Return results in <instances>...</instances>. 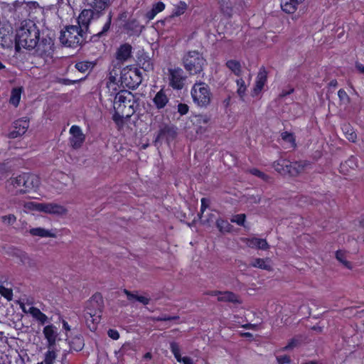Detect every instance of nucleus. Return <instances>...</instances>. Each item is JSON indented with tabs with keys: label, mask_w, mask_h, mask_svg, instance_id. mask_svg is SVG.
<instances>
[{
	"label": "nucleus",
	"mask_w": 364,
	"mask_h": 364,
	"mask_svg": "<svg viewBox=\"0 0 364 364\" xmlns=\"http://www.w3.org/2000/svg\"><path fill=\"white\" fill-rule=\"evenodd\" d=\"M15 43L16 50L21 47L28 50L38 47V50H41L42 55H48L53 51L52 39L43 38L40 41V31L36 23L30 19L21 22L20 28L16 31Z\"/></svg>",
	"instance_id": "f257e3e1"
},
{
	"label": "nucleus",
	"mask_w": 364,
	"mask_h": 364,
	"mask_svg": "<svg viewBox=\"0 0 364 364\" xmlns=\"http://www.w3.org/2000/svg\"><path fill=\"white\" fill-rule=\"evenodd\" d=\"M136 103L135 96L130 91L122 90L115 95L112 119L119 131L124 128L125 119H129L135 113Z\"/></svg>",
	"instance_id": "f03ea898"
},
{
	"label": "nucleus",
	"mask_w": 364,
	"mask_h": 364,
	"mask_svg": "<svg viewBox=\"0 0 364 364\" xmlns=\"http://www.w3.org/2000/svg\"><path fill=\"white\" fill-rule=\"evenodd\" d=\"M242 301L240 297L229 291V309H232V316H229V328L243 327L245 328H252L255 325L247 323L245 317V309L242 306Z\"/></svg>",
	"instance_id": "7ed1b4c3"
},
{
	"label": "nucleus",
	"mask_w": 364,
	"mask_h": 364,
	"mask_svg": "<svg viewBox=\"0 0 364 364\" xmlns=\"http://www.w3.org/2000/svg\"><path fill=\"white\" fill-rule=\"evenodd\" d=\"M87 38V33L77 26L70 25L61 31L60 42L62 45L72 48H76L83 44Z\"/></svg>",
	"instance_id": "20e7f679"
},
{
	"label": "nucleus",
	"mask_w": 364,
	"mask_h": 364,
	"mask_svg": "<svg viewBox=\"0 0 364 364\" xmlns=\"http://www.w3.org/2000/svg\"><path fill=\"white\" fill-rule=\"evenodd\" d=\"M182 63L190 75H195L203 72L206 60L198 51L189 50L183 55Z\"/></svg>",
	"instance_id": "39448f33"
},
{
	"label": "nucleus",
	"mask_w": 364,
	"mask_h": 364,
	"mask_svg": "<svg viewBox=\"0 0 364 364\" xmlns=\"http://www.w3.org/2000/svg\"><path fill=\"white\" fill-rule=\"evenodd\" d=\"M92 9H85L81 11L77 18V27L85 33H89L90 24L92 20L98 19L106 9H99L94 5V1L90 3Z\"/></svg>",
	"instance_id": "423d86ee"
},
{
	"label": "nucleus",
	"mask_w": 364,
	"mask_h": 364,
	"mask_svg": "<svg viewBox=\"0 0 364 364\" xmlns=\"http://www.w3.org/2000/svg\"><path fill=\"white\" fill-rule=\"evenodd\" d=\"M11 183L14 187L19 188L21 193H27L39 186L40 178L33 173H23L12 178Z\"/></svg>",
	"instance_id": "0eeeda50"
},
{
	"label": "nucleus",
	"mask_w": 364,
	"mask_h": 364,
	"mask_svg": "<svg viewBox=\"0 0 364 364\" xmlns=\"http://www.w3.org/2000/svg\"><path fill=\"white\" fill-rule=\"evenodd\" d=\"M193 101L201 107H207L210 102L211 93L209 86L203 82H196L191 87Z\"/></svg>",
	"instance_id": "6e6552de"
},
{
	"label": "nucleus",
	"mask_w": 364,
	"mask_h": 364,
	"mask_svg": "<svg viewBox=\"0 0 364 364\" xmlns=\"http://www.w3.org/2000/svg\"><path fill=\"white\" fill-rule=\"evenodd\" d=\"M121 81L129 89L135 90L141 83V73L138 68L128 66L122 71Z\"/></svg>",
	"instance_id": "1a4fd4ad"
},
{
	"label": "nucleus",
	"mask_w": 364,
	"mask_h": 364,
	"mask_svg": "<svg viewBox=\"0 0 364 364\" xmlns=\"http://www.w3.org/2000/svg\"><path fill=\"white\" fill-rule=\"evenodd\" d=\"M200 210L198 213V216L200 219L204 223H207L208 224L214 223L215 220V224L218 230L223 234L228 232V221L225 220H223L221 218H216L214 214L211 213L209 215V217L206 220H203V214L205 210L209 208L210 204V200L207 198H202L200 200Z\"/></svg>",
	"instance_id": "9d476101"
},
{
	"label": "nucleus",
	"mask_w": 364,
	"mask_h": 364,
	"mask_svg": "<svg viewBox=\"0 0 364 364\" xmlns=\"http://www.w3.org/2000/svg\"><path fill=\"white\" fill-rule=\"evenodd\" d=\"M25 207L31 210H37L49 214L57 215H63L67 213V209L60 205L56 203H41L36 202L26 203Z\"/></svg>",
	"instance_id": "9b49d317"
},
{
	"label": "nucleus",
	"mask_w": 364,
	"mask_h": 364,
	"mask_svg": "<svg viewBox=\"0 0 364 364\" xmlns=\"http://www.w3.org/2000/svg\"><path fill=\"white\" fill-rule=\"evenodd\" d=\"M186 75L179 67L168 68V86L173 90H181L184 87Z\"/></svg>",
	"instance_id": "f8f14e48"
},
{
	"label": "nucleus",
	"mask_w": 364,
	"mask_h": 364,
	"mask_svg": "<svg viewBox=\"0 0 364 364\" xmlns=\"http://www.w3.org/2000/svg\"><path fill=\"white\" fill-rule=\"evenodd\" d=\"M97 306V309L95 310L87 306L84 314L86 325L91 331H95L97 329V324L101 320L102 310L98 304Z\"/></svg>",
	"instance_id": "ddd939ff"
},
{
	"label": "nucleus",
	"mask_w": 364,
	"mask_h": 364,
	"mask_svg": "<svg viewBox=\"0 0 364 364\" xmlns=\"http://www.w3.org/2000/svg\"><path fill=\"white\" fill-rule=\"evenodd\" d=\"M30 125V119L23 117L15 120L12 124V130L8 134L9 138L16 139L23 136L28 130Z\"/></svg>",
	"instance_id": "4468645a"
},
{
	"label": "nucleus",
	"mask_w": 364,
	"mask_h": 364,
	"mask_svg": "<svg viewBox=\"0 0 364 364\" xmlns=\"http://www.w3.org/2000/svg\"><path fill=\"white\" fill-rule=\"evenodd\" d=\"M69 143L74 149H80L85 141V135L77 125H73L70 129Z\"/></svg>",
	"instance_id": "2eb2a0df"
},
{
	"label": "nucleus",
	"mask_w": 364,
	"mask_h": 364,
	"mask_svg": "<svg viewBox=\"0 0 364 364\" xmlns=\"http://www.w3.org/2000/svg\"><path fill=\"white\" fill-rule=\"evenodd\" d=\"M123 28L128 35L133 36L139 35L144 26L140 24L136 18H130L124 22Z\"/></svg>",
	"instance_id": "dca6fc26"
},
{
	"label": "nucleus",
	"mask_w": 364,
	"mask_h": 364,
	"mask_svg": "<svg viewBox=\"0 0 364 364\" xmlns=\"http://www.w3.org/2000/svg\"><path fill=\"white\" fill-rule=\"evenodd\" d=\"M43 333L48 343V348H53L56 343L58 329L53 324H49L43 328Z\"/></svg>",
	"instance_id": "f3484780"
},
{
	"label": "nucleus",
	"mask_w": 364,
	"mask_h": 364,
	"mask_svg": "<svg viewBox=\"0 0 364 364\" xmlns=\"http://www.w3.org/2000/svg\"><path fill=\"white\" fill-rule=\"evenodd\" d=\"M177 136L175 127L166 124L161 127L156 136V141L165 139L167 141H173Z\"/></svg>",
	"instance_id": "a211bd4d"
},
{
	"label": "nucleus",
	"mask_w": 364,
	"mask_h": 364,
	"mask_svg": "<svg viewBox=\"0 0 364 364\" xmlns=\"http://www.w3.org/2000/svg\"><path fill=\"white\" fill-rule=\"evenodd\" d=\"M154 107L158 109H164L169 102V98L166 95V90L164 87L158 91L152 99Z\"/></svg>",
	"instance_id": "6ab92c4d"
},
{
	"label": "nucleus",
	"mask_w": 364,
	"mask_h": 364,
	"mask_svg": "<svg viewBox=\"0 0 364 364\" xmlns=\"http://www.w3.org/2000/svg\"><path fill=\"white\" fill-rule=\"evenodd\" d=\"M136 65L145 72H150L154 70V63L151 58L146 53L139 54L136 60Z\"/></svg>",
	"instance_id": "aec40b11"
},
{
	"label": "nucleus",
	"mask_w": 364,
	"mask_h": 364,
	"mask_svg": "<svg viewBox=\"0 0 364 364\" xmlns=\"http://www.w3.org/2000/svg\"><path fill=\"white\" fill-rule=\"evenodd\" d=\"M306 165L307 163L306 161L290 162L289 161L287 168L285 169V175L296 176L304 171Z\"/></svg>",
	"instance_id": "412c9836"
},
{
	"label": "nucleus",
	"mask_w": 364,
	"mask_h": 364,
	"mask_svg": "<svg viewBox=\"0 0 364 364\" xmlns=\"http://www.w3.org/2000/svg\"><path fill=\"white\" fill-rule=\"evenodd\" d=\"M132 47L129 43L122 44L117 50L115 57L119 62L127 60L132 55Z\"/></svg>",
	"instance_id": "4be33fe9"
},
{
	"label": "nucleus",
	"mask_w": 364,
	"mask_h": 364,
	"mask_svg": "<svg viewBox=\"0 0 364 364\" xmlns=\"http://www.w3.org/2000/svg\"><path fill=\"white\" fill-rule=\"evenodd\" d=\"M166 8V5L162 1H158L152 5L151 9L146 11L144 17L147 20V21H150L153 20L156 16L162 12Z\"/></svg>",
	"instance_id": "5701e85b"
},
{
	"label": "nucleus",
	"mask_w": 364,
	"mask_h": 364,
	"mask_svg": "<svg viewBox=\"0 0 364 364\" xmlns=\"http://www.w3.org/2000/svg\"><path fill=\"white\" fill-rule=\"evenodd\" d=\"M246 244L249 247L257 248L262 250H268L269 247L266 240L257 237L247 238L246 240Z\"/></svg>",
	"instance_id": "b1692460"
},
{
	"label": "nucleus",
	"mask_w": 364,
	"mask_h": 364,
	"mask_svg": "<svg viewBox=\"0 0 364 364\" xmlns=\"http://www.w3.org/2000/svg\"><path fill=\"white\" fill-rule=\"evenodd\" d=\"M112 12H109L107 15V20L105 23H104L102 29L100 31L97 33L96 34H94L91 39L94 41H97V39H99L102 37L106 36L108 31L110 30L111 25H112Z\"/></svg>",
	"instance_id": "393cba45"
},
{
	"label": "nucleus",
	"mask_w": 364,
	"mask_h": 364,
	"mask_svg": "<svg viewBox=\"0 0 364 364\" xmlns=\"http://www.w3.org/2000/svg\"><path fill=\"white\" fill-rule=\"evenodd\" d=\"M33 318H35L41 325H44L48 323V316L43 313L36 306H31L29 308L28 311Z\"/></svg>",
	"instance_id": "a878e982"
},
{
	"label": "nucleus",
	"mask_w": 364,
	"mask_h": 364,
	"mask_svg": "<svg viewBox=\"0 0 364 364\" xmlns=\"http://www.w3.org/2000/svg\"><path fill=\"white\" fill-rule=\"evenodd\" d=\"M267 77L266 70L264 68L260 69L257 76L256 85L253 90L254 95H257L262 90Z\"/></svg>",
	"instance_id": "bb28decb"
},
{
	"label": "nucleus",
	"mask_w": 364,
	"mask_h": 364,
	"mask_svg": "<svg viewBox=\"0 0 364 364\" xmlns=\"http://www.w3.org/2000/svg\"><path fill=\"white\" fill-rule=\"evenodd\" d=\"M301 2H299L296 0H282L281 3V7L283 11L287 14H294L299 4Z\"/></svg>",
	"instance_id": "cd10ccee"
},
{
	"label": "nucleus",
	"mask_w": 364,
	"mask_h": 364,
	"mask_svg": "<svg viewBox=\"0 0 364 364\" xmlns=\"http://www.w3.org/2000/svg\"><path fill=\"white\" fill-rule=\"evenodd\" d=\"M250 265L253 267L259 268V269H264L267 271L272 270V267L271 264H269V259L268 258H266V259L255 258V259H252Z\"/></svg>",
	"instance_id": "c85d7f7f"
},
{
	"label": "nucleus",
	"mask_w": 364,
	"mask_h": 364,
	"mask_svg": "<svg viewBox=\"0 0 364 364\" xmlns=\"http://www.w3.org/2000/svg\"><path fill=\"white\" fill-rule=\"evenodd\" d=\"M69 345L71 350L80 351L85 346L84 339L81 336H75L69 341Z\"/></svg>",
	"instance_id": "c756f323"
},
{
	"label": "nucleus",
	"mask_w": 364,
	"mask_h": 364,
	"mask_svg": "<svg viewBox=\"0 0 364 364\" xmlns=\"http://www.w3.org/2000/svg\"><path fill=\"white\" fill-rule=\"evenodd\" d=\"M188 5L185 1H180L176 5L174 6V8L172 11L171 17H178L183 15L187 10Z\"/></svg>",
	"instance_id": "7c9ffc66"
},
{
	"label": "nucleus",
	"mask_w": 364,
	"mask_h": 364,
	"mask_svg": "<svg viewBox=\"0 0 364 364\" xmlns=\"http://www.w3.org/2000/svg\"><path fill=\"white\" fill-rule=\"evenodd\" d=\"M289 161L286 159H279L273 163V168L280 174L285 176V169L287 168Z\"/></svg>",
	"instance_id": "2f4dec72"
},
{
	"label": "nucleus",
	"mask_w": 364,
	"mask_h": 364,
	"mask_svg": "<svg viewBox=\"0 0 364 364\" xmlns=\"http://www.w3.org/2000/svg\"><path fill=\"white\" fill-rule=\"evenodd\" d=\"M29 232L33 236H38L41 237H50L53 236V235L50 233L49 230L42 228H31L30 229Z\"/></svg>",
	"instance_id": "473e14b6"
},
{
	"label": "nucleus",
	"mask_w": 364,
	"mask_h": 364,
	"mask_svg": "<svg viewBox=\"0 0 364 364\" xmlns=\"http://www.w3.org/2000/svg\"><path fill=\"white\" fill-rule=\"evenodd\" d=\"M21 88H14L11 90L9 102L14 107H18L21 100Z\"/></svg>",
	"instance_id": "72a5a7b5"
},
{
	"label": "nucleus",
	"mask_w": 364,
	"mask_h": 364,
	"mask_svg": "<svg viewBox=\"0 0 364 364\" xmlns=\"http://www.w3.org/2000/svg\"><path fill=\"white\" fill-rule=\"evenodd\" d=\"M56 358V351L52 348H48V350L45 353L43 362L45 364H54Z\"/></svg>",
	"instance_id": "f704fd0d"
},
{
	"label": "nucleus",
	"mask_w": 364,
	"mask_h": 364,
	"mask_svg": "<svg viewBox=\"0 0 364 364\" xmlns=\"http://www.w3.org/2000/svg\"><path fill=\"white\" fill-rule=\"evenodd\" d=\"M229 70L237 77L241 76L242 73L240 62L236 60H229Z\"/></svg>",
	"instance_id": "c9c22d12"
},
{
	"label": "nucleus",
	"mask_w": 364,
	"mask_h": 364,
	"mask_svg": "<svg viewBox=\"0 0 364 364\" xmlns=\"http://www.w3.org/2000/svg\"><path fill=\"white\" fill-rule=\"evenodd\" d=\"M124 292L127 295L128 299L130 301L136 300L145 305L148 304L149 302V299H148L147 297H145L144 296H138V295L132 294L130 291H129L127 289L124 290Z\"/></svg>",
	"instance_id": "e433bc0d"
},
{
	"label": "nucleus",
	"mask_w": 364,
	"mask_h": 364,
	"mask_svg": "<svg viewBox=\"0 0 364 364\" xmlns=\"http://www.w3.org/2000/svg\"><path fill=\"white\" fill-rule=\"evenodd\" d=\"M247 172H249L250 173H251L252 175H253L256 177L261 178L262 181H264L265 182L269 181L270 177L257 168H250L247 171Z\"/></svg>",
	"instance_id": "4c0bfd02"
},
{
	"label": "nucleus",
	"mask_w": 364,
	"mask_h": 364,
	"mask_svg": "<svg viewBox=\"0 0 364 364\" xmlns=\"http://www.w3.org/2000/svg\"><path fill=\"white\" fill-rule=\"evenodd\" d=\"M170 350L173 353L174 358L176 360H179V358L181 357V347L177 342L172 341L170 343Z\"/></svg>",
	"instance_id": "58836bf2"
},
{
	"label": "nucleus",
	"mask_w": 364,
	"mask_h": 364,
	"mask_svg": "<svg viewBox=\"0 0 364 364\" xmlns=\"http://www.w3.org/2000/svg\"><path fill=\"white\" fill-rule=\"evenodd\" d=\"M235 82L237 86V93L241 98H242L245 95L247 88L245 81L242 80V78H238L235 80Z\"/></svg>",
	"instance_id": "ea45409f"
},
{
	"label": "nucleus",
	"mask_w": 364,
	"mask_h": 364,
	"mask_svg": "<svg viewBox=\"0 0 364 364\" xmlns=\"http://www.w3.org/2000/svg\"><path fill=\"white\" fill-rule=\"evenodd\" d=\"M302 338L301 336H296L290 340L289 343L283 348L284 350L292 349L301 344Z\"/></svg>",
	"instance_id": "a19ab883"
},
{
	"label": "nucleus",
	"mask_w": 364,
	"mask_h": 364,
	"mask_svg": "<svg viewBox=\"0 0 364 364\" xmlns=\"http://www.w3.org/2000/svg\"><path fill=\"white\" fill-rule=\"evenodd\" d=\"M336 259L340 262H341L345 267H346L348 269H350L351 268V264L346 259V255H345V252L341 251V250H338L336 252Z\"/></svg>",
	"instance_id": "79ce46f5"
},
{
	"label": "nucleus",
	"mask_w": 364,
	"mask_h": 364,
	"mask_svg": "<svg viewBox=\"0 0 364 364\" xmlns=\"http://www.w3.org/2000/svg\"><path fill=\"white\" fill-rule=\"evenodd\" d=\"M246 215L244 213L242 214H237L232 215V217L230 219V221L232 223H235L238 225L245 227V223Z\"/></svg>",
	"instance_id": "37998d69"
},
{
	"label": "nucleus",
	"mask_w": 364,
	"mask_h": 364,
	"mask_svg": "<svg viewBox=\"0 0 364 364\" xmlns=\"http://www.w3.org/2000/svg\"><path fill=\"white\" fill-rule=\"evenodd\" d=\"M338 95L342 104L348 105L350 103V99L344 90L340 89L338 92Z\"/></svg>",
	"instance_id": "c03bdc74"
},
{
	"label": "nucleus",
	"mask_w": 364,
	"mask_h": 364,
	"mask_svg": "<svg viewBox=\"0 0 364 364\" xmlns=\"http://www.w3.org/2000/svg\"><path fill=\"white\" fill-rule=\"evenodd\" d=\"M95 7L99 9H107L111 4V0H93Z\"/></svg>",
	"instance_id": "a18cd8bd"
},
{
	"label": "nucleus",
	"mask_w": 364,
	"mask_h": 364,
	"mask_svg": "<svg viewBox=\"0 0 364 364\" xmlns=\"http://www.w3.org/2000/svg\"><path fill=\"white\" fill-rule=\"evenodd\" d=\"M0 293L8 301H11L13 298V291L10 289L1 287L0 289Z\"/></svg>",
	"instance_id": "49530a36"
},
{
	"label": "nucleus",
	"mask_w": 364,
	"mask_h": 364,
	"mask_svg": "<svg viewBox=\"0 0 364 364\" xmlns=\"http://www.w3.org/2000/svg\"><path fill=\"white\" fill-rule=\"evenodd\" d=\"M75 67L78 71L85 73L88 70L89 65L88 63L82 61L76 63Z\"/></svg>",
	"instance_id": "de8ad7c7"
},
{
	"label": "nucleus",
	"mask_w": 364,
	"mask_h": 364,
	"mask_svg": "<svg viewBox=\"0 0 364 364\" xmlns=\"http://www.w3.org/2000/svg\"><path fill=\"white\" fill-rule=\"evenodd\" d=\"M189 111V107L188 105L185 103H179L178 105V112L181 115H185Z\"/></svg>",
	"instance_id": "09e8293b"
},
{
	"label": "nucleus",
	"mask_w": 364,
	"mask_h": 364,
	"mask_svg": "<svg viewBox=\"0 0 364 364\" xmlns=\"http://www.w3.org/2000/svg\"><path fill=\"white\" fill-rule=\"evenodd\" d=\"M282 138L283 140L288 141L289 143H291L292 144H294V137L291 133L284 132L282 133Z\"/></svg>",
	"instance_id": "8fccbe9b"
},
{
	"label": "nucleus",
	"mask_w": 364,
	"mask_h": 364,
	"mask_svg": "<svg viewBox=\"0 0 364 364\" xmlns=\"http://www.w3.org/2000/svg\"><path fill=\"white\" fill-rule=\"evenodd\" d=\"M1 220L4 223H8L9 225L14 224L16 220V218L13 214H9L8 215H4L1 217Z\"/></svg>",
	"instance_id": "3c124183"
},
{
	"label": "nucleus",
	"mask_w": 364,
	"mask_h": 364,
	"mask_svg": "<svg viewBox=\"0 0 364 364\" xmlns=\"http://www.w3.org/2000/svg\"><path fill=\"white\" fill-rule=\"evenodd\" d=\"M178 318H179V316H168V315H161L156 318V321H169L176 320Z\"/></svg>",
	"instance_id": "603ef678"
},
{
	"label": "nucleus",
	"mask_w": 364,
	"mask_h": 364,
	"mask_svg": "<svg viewBox=\"0 0 364 364\" xmlns=\"http://www.w3.org/2000/svg\"><path fill=\"white\" fill-rule=\"evenodd\" d=\"M220 11L223 14L228 13V0H218Z\"/></svg>",
	"instance_id": "864d4df0"
},
{
	"label": "nucleus",
	"mask_w": 364,
	"mask_h": 364,
	"mask_svg": "<svg viewBox=\"0 0 364 364\" xmlns=\"http://www.w3.org/2000/svg\"><path fill=\"white\" fill-rule=\"evenodd\" d=\"M277 360L278 364H287L289 363L291 361L290 357L289 355H280L277 357Z\"/></svg>",
	"instance_id": "5fc2aeb1"
},
{
	"label": "nucleus",
	"mask_w": 364,
	"mask_h": 364,
	"mask_svg": "<svg viewBox=\"0 0 364 364\" xmlns=\"http://www.w3.org/2000/svg\"><path fill=\"white\" fill-rule=\"evenodd\" d=\"M107 334L109 337L113 340H118L119 338V333L118 331L116 329H109L107 331Z\"/></svg>",
	"instance_id": "6e6d98bb"
},
{
	"label": "nucleus",
	"mask_w": 364,
	"mask_h": 364,
	"mask_svg": "<svg viewBox=\"0 0 364 364\" xmlns=\"http://www.w3.org/2000/svg\"><path fill=\"white\" fill-rule=\"evenodd\" d=\"M177 362L181 363L183 364H194L193 359L188 356H184V357L181 356L179 358V360H177Z\"/></svg>",
	"instance_id": "4d7b16f0"
},
{
	"label": "nucleus",
	"mask_w": 364,
	"mask_h": 364,
	"mask_svg": "<svg viewBox=\"0 0 364 364\" xmlns=\"http://www.w3.org/2000/svg\"><path fill=\"white\" fill-rule=\"evenodd\" d=\"M356 138H357V135L354 132H351L350 133L348 134L347 139L349 141L354 142L355 141Z\"/></svg>",
	"instance_id": "13d9d810"
},
{
	"label": "nucleus",
	"mask_w": 364,
	"mask_h": 364,
	"mask_svg": "<svg viewBox=\"0 0 364 364\" xmlns=\"http://www.w3.org/2000/svg\"><path fill=\"white\" fill-rule=\"evenodd\" d=\"M355 68H357V70L360 73H363L364 74V65L359 63H357L355 64Z\"/></svg>",
	"instance_id": "bf43d9fd"
},
{
	"label": "nucleus",
	"mask_w": 364,
	"mask_h": 364,
	"mask_svg": "<svg viewBox=\"0 0 364 364\" xmlns=\"http://www.w3.org/2000/svg\"><path fill=\"white\" fill-rule=\"evenodd\" d=\"M62 323H63V328L64 330H65L66 331H70V326L66 321L63 320Z\"/></svg>",
	"instance_id": "052dcab7"
},
{
	"label": "nucleus",
	"mask_w": 364,
	"mask_h": 364,
	"mask_svg": "<svg viewBox=\"0 0 364 364\" xmlns=\"http://www.w3.org/2000/svg\"><path fill=\"white\" fill-rule=\"evenodd\" d=\"M219 301H228V291H224L222 294L221 297H218V299Z\"/></svg>",
	"instance_id": "680f3d73"
},
{
	"label": "nucleus",
	"mask_w": 364,
	"mask_h": 364,
	"mask_svg": "<svg viewBox=\"0 0 364 364\" xmlns=\"http://www.w3.org/2000/svg\"><path fill=\"white\" fill-rule=\"evenodd\" d=\"M293 91H294V89H291L289 91H282V93L279 95V97H284L291 94V92H293Z\"/></svg>",
	"instance_id": "e2e57ef3"
},
{
	"label": "nucleus",
	"mask_w": 364,
	"mask_h": 364,
	"mask_svg": "<svg viewBox=\"0 0 364 364\" xmlns=\"http://www.w3.org/2000/svg\"><path fill=\"white\" fill-rule=\"evenodd\" d=\"M144 358L146 360H150L152 358V354L150 352H147L144 355Z\"/></svg>",
	"instance_id": "0e129e2a"
},
{
	"label": "nucleus",
	"mask_w": 364,
	"mask_h": 364,
	"mask_svg": "<svg viewBox=\"0 0 364 364\" xmlns=\"http://www.w3.org/2000/svg\"><path fill=\"white\" fill-rule=\"evenodd\" d=\"M329 86L331 87H336L337 85H338V82L336 80H332L330 82H329Z\"/></svg>",
	"instance_id": "69168bd1"
},
{
	"label": "nucleus",
	"mask_w": 364,
	"mask_h": 364,
	"mask_svg": "<svg viewBox=\"0 0 364 364\" xmlns=\"http://www.w3.org/2000/svg\"><path fill=\"white\" fill-rule=\"evenodd\" d=\"M242 336H245V337H247V338H252V334L250 333H248V332L242 333Z\"/></svg>",
	"instance_id": "338daca9"
},
{
	"label": "nucleus",
	"mask_w": 364,
	"mask_h": 364,
	"mask_svg": "<svg viewBox=\"0 0 364 364\" xmlns=\"http://www.w3.org/2000/svg\"><path fill=\"white\" fill-rule=\"evenodd\" d=\"M359 225L360 227L364 228V218L359 220Z\"/></svg>",
	"instance_id": "774afa93"
}]
</instances>
